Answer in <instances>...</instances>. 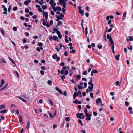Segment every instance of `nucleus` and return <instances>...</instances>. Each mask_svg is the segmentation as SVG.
Returning a JSON list of instances; mask_svg holds the SVG:
<instances>
[{
	"label": "nucleus",
	"instance_id": "46",
	"mask_svg": "<svg viewBox=\"0 0 133 133\" xmlns=\"http://www.w3.org/2000/svg\"><path fill=\"white\" fill-rule=\"evenodd\" d=\"M66 10V9H64V8H63L62 9V11L63 13L64 14L65 13V11Z\"/></svg>",
	"mask_w": 133,
	"mask_h": 133
},
{
	"label": "nucleus",
	"instance_id": "22",
	"mask_svg": "<svg viewBox=\"0 0 133 133\" xmlns=\"http://www.w3.org/2000/svg\"><path fill=\"white\" fill-rule=\"evenodd\" d=\"M31 2V0H28L25 1V5H28L29 3H30Z\"/></svg>",
	"mask_w": 133,
	"mask_h": 133
},
{
	"label": "nucleus",
	"instance_id": "17",
	"mask_svg": "<svg viewBox=\"0 0 133 133\" xmlns=\"http://www.w3.org/2000/svg\"><path fill=\"white\" fill-rule=\"evenodd\" d=\"M120 56V55L119 54L118 55H116L115 57V59L117 61H118L119 60V57Z\"/></svg>",
	"mask_w": 133,
	"mask_h": 133
},
{
	"label": "nucleus",
	"instance_id": "38",
	"mask_svg": "<svg viewBox=\"0 0 133 133\" xmlns=\"http://www.w3.org/2000/svg\"><path fill=\"white\" fill-rule=\"evenodd\" d=\"M57 10H58L60 11H62L61 8L60 6H57Z\"/></svg>",
	"mask_w": 133,
	"mask_h": 133
},
{
	"label": "nucleus",
	"instance_id": "40",
	"mask_svg": "<svg viewBox=\"0 0 133 133\" xmlns=\"http://www.w3.org/2000/svg\"><path fill=\"white\" fill-rule=\"evenodd\" d=\"M47 6L45 5H44L42 6V9L43 10H45L47 8Z\"/></svg>",
	"mask_w": 133,
	"mask_h": 133
},
{
	"label": "nucleus",
	"instance_id": "23",
	"mask_svg": "<svg viewBox=\"0 0 133 133\" xmlns=\"http://www.w3.org/2000/svg\"><path fill=\"white\" fill-rule=\"evenodd\" d=\"M7 111L6 109H4L3 110H2L0 111L1 113H5Z\"/></svg>",
	"mask_w": 133,
	"mask_h": 133
},
{
	"label": "nucleus",
	"instance_id": "57",
	"mask_svg": "<svg viewBox=\"0 0 133 133\" xmlns=\"http://www.w3.org/2000/svg\"><path fill=\"white\" fill-rule=\"evenodd\" d=\"M84 113H85V114H88L87 113L88 112V110L86 108H85L84 109Z\"/></svg>",
	"mask_w": 133,
	"mask_h": 133
},
{
	"label": "nucleus",
	"instance_id": "32",
	"mask_svg": "<svg viewBox=\"0 0 133 133\" xmlns=\"http://www.w3.org/2000/svg\"><path fill=\"white\" fill-rule=\"evenodd\" d=\"M126 13L127 12H125L124 13L123 15V18H122V19H123L124 18H125L126 17Z\"/></svg>",
	"mask_w": 133,
	"mask_h": 133
},
{
	"label": "nucleus",
	"instance_id": "7",
	"mask_svg": "<svg viewBox=\"0 0 133 133\" xmlns=\"http://www.w3.org/2000/svg\"><path fill=\"white\" fill-rule=\"evenodd\" d=\"M59 3H57L58 5H62V3L65 2V0H59Z\"/></svg>",
	"mask_w": 133,
	"mask_h": 133
},
{
	"label": "nucleus",
	"instance_id": "42",
	"mask_svg": "<svg viewBox=\"0 0 133 133\" xmlns=\"http://www.w3.org/2000/svg\"><path fill=\"white\" fill-rule=\"evenodd\" d=\"M92 71L94 74L97 73L98 72V71L97 70H93Z\"/></svg>",
	"mask_w": 133,
	"mask_h": 133
},
{
	"label": "nucleus",
	"instance_id": "52",
	"mask_svg": "<svg viewBox=\"0 0 133 133\" xmlns=\"http://www.w3.org/2000/svg\"><path fill=\"white\" fill-rule=\"evenodd\" d=\"M2 61L4 63H6V60L4 58H3Z\"/></svg>",
	"mask_w": 133,
	"mask_h": 133
},
{
	"label": "nucleus",
	"instance_id": "6",
	"mask_svg": "<svg viewBox=\"0 0 133 133\" xmlns=\"http://www.w3.org/2000/svg\"><path fill=\"white\" fill-rule=\"evenodd\" d=\"M126 40L128 42L129 41H133V37L132 36H129L127 38Z\"/></svg>",
	"mask_w": 133,
	"mask_h": 133
},
{
	"label": "nucleus",
	"instance_id": "4",
	"mask_svg": "<svg viewBox=\"0 0 133 133\" xmlns=\"http://www.w3.org/2000/svg\"><path fill=\"white\" fill-rule=\"evenodd\" d=\"M107 38L109 39V41L110 42L113 41L112 39L111 36H110L109 34H107Z\"/></svg>",
	"mask_w": 133,
	"mask_h": 133
},
{
	"label": "nucleus",
	"instance_id": "60",
	"mask_svg": "<svg viewBox=\"0 0 133 133\" xmlns=\"http://www.w3.org/2000/svg\"><path fill=\"white\" fill-rule=\"evenodd\" d=\"M111 22V19H109L108 22V23L109 24H110Z\"/></svg>",
	"mask_w": 133,
	"mask_h": 133
},
{
	"label": "nucleus",
	"instance_id": "14",
	"mask_svg": "<svg viewBox=\"0 0 133 133\" xmlns=\"http://www.w3.org/2000/svg\"><path fill=\"white\" fill-rule=\"evenodd\" d=\"M30 125V123L29 122H28L26 124V128L27 130L29 129V127Z\"/></svg>",
	"mask_w": 133,
	"mask_h": 133
},
{
	"label": "nucleus",
	"instance_id": "30",
	"mask_svg": "<svg viewBox=\"0 0 133 133\" xmlns=\"http://www.w3.org/2000/svg\"><path fill=\"white\" fill-rule=\"evenodd\" d=\"M11 7L12 6L11 5H10L9 6L8 10V11L9 12H10Z\"/></svg>",
	"mask_w": 133,
	"mask_h": 133
},
{
	"label": "nucleus",
	"instance_id": "47",
	"mask_svg": "<svg viewBox=\"0 0 133 133\" xmlns=\"http://www.w3.org/2000/svg\"><path fill=\"white\" fill-rule=\"evenodd\" d=\"M49 102L52 105H53V103L52 102V101H51V99H49Z\"/></svg>",
	"mask_w": 133,
	"mask_h": 133
},
{
	"label": "nucleus",
	"instance_id": "63",
	"mask_svg": "<svg viewBox=\"0 0 133 133\" xmlns=\"http://www.w3.org/2000/svg\"><path fill=\"white\" fill-rule=\"evenodd\" d=\"M50 85L52 83V81H51L48 80L47 82Z\"/></svg>",
	"mask_w": 133,
	"mask_h": 133
},
{
	"label": "nucleus",
	"instance_id": "18",
	"mask_svg": "<svg viewBox=\"0 0 133 133\" xmlns=\"http://www.w3.org/2000/svg\"><path fill=\"white\" fill-rule=\"evenodd\" d=\"M5 108V105L4 104H2L0 105V110Z\"/></svg>",
	"mask_w": 133,
	"mask_h": 133
},
{
	"label": "nucleus",
	"instance_id": "55",
	"mask_svg": "<svg viewBox=\"0 0 133 133\" xmlns=\"http://www.w3.org/2000/svg\"><path fill=\"white\" fill-rule=\"evenodd\" d=\"M83 84L84 86V87L85 88H86L87 87V84L86 82H84L83 83Z\"/></svg>",
	"mask_w": 133,
	"mask_h": 133
},
{
	"label": "nucleus",
	"instance_id": "13",
	"mask_svg": "<svg viewBox=\"0 0 133 133\" xmlns=\"http://www.w3.org/2000/svg\"><path fill=\"white\" fill-rule=\"evenodd\" d=\"M57 57V55L56 54H54L52 56V58L55 59H56V58Z\"/></svg>",
	"mask_w": 133,
	"mask_h": 133
},
{
	"label": "nucleus",
	"instance_id": "2",
	"mask_svg": "<svg viewBox=\"0 0 133 133\" xmlns=\"http://www.w3.org/2000/svg\"><path fill=\"white\" fill-rule=\"evenodd\" d=\"M85 115L87 118L86 119V120L87 121H89L91 119V117L92 116V114H85Z\"/></svg>",
	"mask_w": 133,
	"mask_h": 133
},
{
	"label": "nucleus",
	"instance_id": "44",
	"mask_svg": "<svg viewBox=\"0 0 133 133\" xmlns=\"http://www.w3.org/2000/svg\"><path fill=\"white\" fill-rule=\"evenodd\" d=\"M13 30L15 31H16L17 30V29L16 27L15 26H14L12 28Z\"/></svg>",
	"mask_w": 133,
	"mask_h": 133
},
{
	"label": "nucleus",
	"instance_id": "11",
	"mask_svg": "<svg viewBox=\"0 0 133 133\" xmlns=\"http://www.w3.org/2000/svg\"><path fill=\"white\" fill-rule=\"evenodd\" d=\"M110 43H111V45H112V47L111 48L112 50L114 49L115 46L114 44V42L113 41L112 42H110Z\"/></svg>",
	"mask_w": 133,
	"mask_h": 133
},
{
	"label": "nucleus",
	"instance_id": "16",
	"mask_svg": "<svg viewBox=\"0 0 133 133\" xmlns=\"http://www.w3.org/2000/svg\"><path fill=\"white\" fill-rule=\"evenodd\" d=\"M88 27L87 26L85 28V29L86 36L85 37H86L87 36V35L88 33Z\"/></svg>",
	"mask_w": 133,
	"mask_h": 133
},
{
	"label": "nucleus",
	"instance_id": "26",
	"mask_svg": "<svg viewBox=\"0 0 133 133\" xmlns=\"http://www.w3.org/2000/svg\"><path fill=\"white\" fill-rule=\"evenodd\" d=\"M8 83H6L5 85H4V87H3V88H4V89H5L8 86Z\"/></svg>",
	"mask_w": 133,
	"mask_h": 133
},
{
	"label": "nucleus",
	"instance_id": "56",
	"mask_svg": "<svg viewBox=\"0 0 133 133\" xmlns=\"http://www.w3.org/2000/svg\"><path fill=\"white\" fill-rule=\"evenodd\" d=\"M98 48L100 49H101L102 47V45H98L97 46Z\"/></svg>",
	"mask_w": 133,
	"mask_h": 133
},
{
	"label": "nucleus",
	"instance_id": "20",
	"mask_svg": "<svg viewBox=\"0 0 133 133\" xmlns=\"http://www.w3.org/2000/svg\"><path fill=\"white\" fill-rule=\"evenodd\" d=\"M15 75L17 76V78L19 77V74L18 72L16 71H15Z\"/></svg>",
	"mask_w": 133,
	"mask_h": 133
},
{
	"label": "nucleus",
	"instance_id": "49",
	"mask_svg": "<svg viewBox=\"0 0 133 133\" xmlns=\"http://www.w3.org/2000/svg\"><path fill=\"white\" fill-rule=\"evenodd\" d=\"M41 74L42 75H43L44 74V71L43 70H41L40 71Z\"/></svg>",
	"mask_w": 133,
	"mask_h": 133
},
{
	"label": "nucleus",
	"instance_id": "48",
	"mask_svg": "<svg viewBox=\"0 0 133 133\" xmlns=\"http://www.w3.org/2000/svg\"><path fill=\"white\" fill-rule=\"evenodd\" d=\"M57 18H58L59 19H61L62 20V18L60 16H57L56 17Z\"/></svg>",
	"mask_w": 133,
	"mask_h": 133
},
{
	"label": "nucleus",
	"instance_id": "53",
	"mask_svg": "<svg viewBox=\"0 0 133 133\" xmlns=\"http://www.w3.org/2000/svg\"><path fill=\"white\" fill-rule=\"evenodd\" d=\"M90 97L92 98H94V97L93 96V93L92 92H91L90 93Z\"/></svg>",
	"mask_w": 133,
	"mask_h": 133
},
{
	"label": "nucleus",
	"instance_id": "41",
	"mask_svg": "<svg viewBox=\"0 0 133 133\" xmlns=\"http://www.w3.org/2000/svg\"><path fill=\"white\" fill-rule=\"evenodd\" d=\"M83 88V87L81 85H78V89L79 90H82Z\"/></svg>",
	"mask_w": 133,
	"mask_h": 133
},
{
	"label": "nucleus",
	"instance_id": "25",
	"mask_svg": "<svg viewBox=\"0 0 133 133\" xmlns=\"http://www.w3.org/2000/svg\"><path fill=\"white\" fill-rule=\"evenodd\" d=\"M116 85H118L119 86H120L121 84V83H119V81H117L116 82Z\"/></svg>",
	"mask_w": 133,
	"mask_h": 133
},
{
	"label": "nucleus",
	"instance_id": "36",
	"mask_svg": "<svg viewBox=\"0 0 133 133\" xmlns=\"http://www.w3.org/2000/svg\"><path fill=\"white\" fill-rule=\"evenodd\" d=\"M65 120L66 121H70V119L69 118V117H67L65 118Z\"/></svg>",
	"mask_w": 133,
	"mask_h": 133
},
{
	"label": "nucleus",
	"instance_id": "29",
	"mask_svg": "<svg viewBox=\"0 0 133 133\" xmlns=\"http://www.w3.org/2000/svg\"><path fill=\"white\" fill-rule=\"evenodd\" d=\"M60 76L61 77V78L62 80L63 81H64V79L65 78V76H64V75H63L62 76H60Z\"/></svg>",
	"mask_w": 133,
	"mask_h": 133
},
{
	"label": "nucleus",
	"instance_id": "45",
	"mask_svg": "<svg viewBox=\"0 0 133 133\" xmlns=\"http://www.w3.org/2000/svg\"><path fill=\"white\" fill-rule=\"evenodd\" d=\"M53 23V21L52 20H51L49 22V24L50 25H52Z\"/></svg>",
	"mask_w": 133,
	"mask_h": 133
},
{
	"label": "nucleus",
	"instance_id": "61",
	"mask_svg": "<svg viewBox=\"0 0 133 133\" xmlns=\"http://www.w3.org/2000/svg\"><path fill=\"white\" fill-rule=\"evenodd\" d=\"M60 65L61 66H64L65 65L64 63V62H61L60 63Z\"/></svg>",
	"mask_w": 133,
	"mask_h": 133
},
{
	"label": "nucleus",
	"instance_id": "33",
	"mask_svg": "<svg viewBox=\"0 0 133 133\" xmlns=\"http://www.w3.org/2000/svg\"><path fill=\"white\" fill-rule=\"evenodd\" d=\"M78 121L81 126H82L83 125V124L82 123V121L81 120L79 119L78 120Z\"/></svg>",
	"mask_w": 133,
	"mask_h": 133
},
{
	"label": "nucleus",
	"instance_id": "50",
	"mask_svg": "<svg viewBox=\"0 0 133 133\" xmlns=\"http://www.w3.org/2000/svg\"><path fill=\"white\" fill-rule=\"evenodd\" d=\"M77 77L78 79H79L81 78V76L79 75H77Z\"/></svg>",
	"mask_w": 133,
	"mask_h": 133
},
{
	"label": "nucleus",
	"instance_id": "62",
	"mask_svg": "<svg viewBox=\"0 0 133 133\" xmlns=\"http://www.w3.org/2000/svg\"><path fill=\"white\" fill-rule=\"evenodd\" d=\"M64 55L66 56H67L68 55V52L67 51H66L64 52Z\"/></svg>",
	"mask_w": 133,
	"mask_h": 133
},
{
	"label": "nucleus",
	"instance_id": "31",
	"mask_svg": "<svg viewBox=\"0 0 133 133\" xmlns=\"http://www.w3.org/2000/svg\"><path fill=\"white\" fill-rule=\"evenodd\" d=\"M58 39V37L57 36H56L55 35L54 36L53 40L54 41H55L57 40Z\"/></svg>",
	"mask_w": 133,
	"mask_h": 133
},
{
	"label": "nucleus",
	"instance_id": "34",
	"mask_svg": "<svg viewBox=\"0 0 133 133\" xmlns=\"http://www.w3.org/2000/svg\"><path fill=\"white\" fill-rule=\"evenodd\" d=\"M0 31L2 35H4L5 33L4 30L2 29H0Z\"/></svg>",
	"mask_w": 133,
	"mask_h": 133
},
{
	"label": "nucleus",
	"instance_id": "64",
	"mask_svg": "<svg viewBox=\"0 0 133 133\" xmlns=\"http://www.w3.org/2000/svg\"><path fill=\"white\" fill-rule=\"evenodd\" d=\"M125 104L127 106H128L129 105V103L127 101H125Z\"/></svg>",
	"mask_w": 133,
	"mask_h": 133
},
{
	"label": "nucleus",
	"instance_id": "12",
	"mask_svg": "<svg viewBox=\"0 0 133 133\" xmlns=\"http://www.w3.org/2000/svg\"><path fill=\"white\" fill-rule=\"evenodd\" d=\"M94 84H92L91 86H89L88 87V88L89 89V91H90L92 90L93 88Z\"/></svg>",
	"mask_w": 133,
	"mask_h": 133
},
{
	"label": "nucleus",
	"instance_id": "9",
	"mask_svg": "<svg viewBox=\"0 0 133 133\" xmlns=\"http://www.w3.org/2000/svg\"><path fill=\"white\" fill-rule=\"evenodd\" d=\"M43 18L44 17V15L45 17L48 16V13L47 12H44V11H43Z\"/></svg>",
	"mask_w": 133,
	"mask_h": 133
},
{
	"label": "nucleus",
	"instance_id": "58",
	"mask_svg": "<svg viewBox=\"0 0 133 133\" xmlns=\"http://www.w3.org/2000/svg\"><path fill=\"white\" fill-rule=\"evenodd\" d=\"M36 50L38 52H40V48H39V47H37L36 48Z\"/></svg>",
	"mask_w": 133,
	"mask_h": 133
},
{
	"label": "nucleus",
	"instance_id": "1",
	"mask_svg": "<svg viewBox=\"0 0 133 133\" xmlns=\"http://www.w3.org/2000/svg\"><path fill=\"white\" fill-rule=\"evenodd\" d=\"M81 6H79L78 7L79 9V13L81 14V16H82L84 14V11L81 9Z\"/></svg>",
	"mask_w": 133,
	"mask_h": 133
},
{
	"label": "nucleus",
	"instance_id": "35",
	"mask_svg": "<svg viewBox=\"0 0 133 133\" xmlns=\"http://www.w3.org/2000/svg\"><path fill=\"white\" fill-rule=\"evenodd\" d=\"M18 97L21 100L25 102V99H24L19 96H18Z\"/></svg>",
	"mask_w": 133,
	"mask_h": 133
},
{
	"label": "nucleus",
	"instance_id": "3",
	"mask_svg": "<svg viewBox=\"0 0 133 133\" xmlns=\"http://www.w3.org/2000/svg\"><path fill=\"white\" fill-rule=\"evenodd\" d=\"M48 114L51 118H52L56 116V114L57 113V111H55V112L53 114V116L52 115V113L50 112H48Z\"/></svg>",
	"mask_w": 133,
	"mask_h": 133
},
{
	"label": "nucleus",
	"instance_id": "43",
	"mask_svg": "<svg viewBox=\"0 0 133 133\" xmlns=\"http://www.w3.org/2000/svg\"><path fill=\"white\" fill-rule=\"evenodd\" d=\"M46 67L45 66H42L41 67V69L43 70H45Z\"/></svg>",
	"mask_w": 133,
	"mask_h": 133
},
{
	"label": "nucleus",
	"instance_id": "28",
	"mask_svg": "<svg viewBox=\"0 0 133 133\" xmlns=\"http://www.w3.org/2000/svg\"><path fill=\"white\" fill-rule=\"evenodd\" d=\"M38 44L39 46L40 47H42L43 45V43L42 42H38Z\"/></svg>",
	"mask_w": 133,
	"mask_h": 133
},
{
	"label": "nucleus",
	"instance_id": "54",
	"mask_svg": "<svg viewBox=\"0 0 133 133\" xmlns=\"http://www.w3.org/2000/svg\"><path fill=\"white\" fill-rule=\"evenodd\" d=\"M62 4H63V8H65L66 7V3L65 2V3H62Z\"/></svg>",
	"mask_w": 133,
	"mask_h": 133
},
{
	"label": "nucleus",
	"instance_id": "37",
	"mask_svg": "<svg viewBox=\"0 0 133 133\" xmlns=\"http://www.w3.org/2000/svg\"><path fill=\"white\" fill-rule=\"evenodd\" d=\"M73 95H75L76 97H78V93L76 92H74Z\"/></svg>",
	"mask_w": 133,
	"mask_h": 133
},
{
	"label": "nucleus",
	"instance_id": "5",
	"mask_svg": "<svg viewBox=\"0 0 133 133\" xmlns=\"http://www.w3.org/2000/svg\"><path fill=\"white\" fill-rule=\"evenodd\" d=\"M83 115V114L82 113H78L76 114L77 117L81 119V117Z\"/></svg>",
	"mask_w": 133,
	"mask_h": 133
},
{
	"label": "nucleus",
	"instance_id": "19",
	"mask_svg": "<svg viewBox=\"0 0 133 133\" xmlns=\"http://www.w3.org/2000/svg\"><path fill=\"white\" fill-rule=\"evenodd\" d=\"M106 33H107V31H106L104 34L103 39L105 41H106L107 40V39H106Z\"/></svg>",
	"mask_w": 133,
	"mask_h": 133
},
{
	"label": "nucleus",
	"instance_id": "27",
	"mask_svg": "<svg viewBox=\"0 0 133 133\" xmlns=\"http://www.w3.org/2000/svg\"><path fill=\"white\" fill-rule=\"evenodd\" d=\"M57 24H58V25L59 26H60L62 25V22L61 21H59L58 22Z\"/></svg>",
	"mask_w": 133,
	"mask_h": 133
},
{
	"label": "nucleus",
	"instance_id": "39",
	"mask_svg": "<svg viewBox=\"0 0 133 133\" xmlns=\"http://www.w3.org/2000/svg\"><path fill=\"white\" fill-rule=\"evenodd\" d=\"M55 2V1L54 0H51L50 1L49 3L51 5L53 3V2Z\"/></svg>",
	"mask_w": 133,
	"mask_h": 133
},
{
	"label": "nucleus",
	"instance_id": "24",
	"mask_svg": "<svg viewBox=\"0 0 133 133\" xmlns=\"http://www.w3.org/2000/svg\"><path fill=\"white\" fill-rule=\"evenodd\" d=\"M68 74V70H66L64 73V74L65 75H67Z\"/></svg>",
	"mask_w": 133,
	"mask_h": 133
},
{
	"label": "nucleus",
	"instance_id": "15",
	"mask_svg": "<svg viewBox=\"0 0 133 133\" xmlns=\"http://www.w3.org/2000/svg\"><path fill=\"white\" fill-rule=\"evenodd\" d=\"M9 59V60L14 64H15V65H16L15 62L10 57H8Z\"/></svg>",
	"mask_w": 133,
	"mask_h": 133
},
{
	"label": "nucleus",
	"instance_id": "59",
	"mask_svg": "<svg viewBox=\"0 0 133 133\" xmlns=\"http://www.w3.org/2000/svg\"><path fill=\"white\" fill-rule=\"evenodd\" d=\"M17 9V6H15L13 8V10H14L15 11H16Z\"/></svg>",
	"mask_w": 133,
	"mask_h": 133
},
{
	"label": "nucleus",
	"instance_id": "10",
	"mask_svg": "<svg viewBox=\"0 0 133 133\" xmlns=\"http://www.w3.org/2000/svg\"><path fill=\"white\" fill-rule=\"evenodd\" d=\"M96 103L97 104H98V102L99 103H101L102 102V100L100 98H98L97 100H96Z\"/></svg>",
	"mask_w": 133,
	"mask_h": 133
},
{
	"label": "nucleus",
	"instance_id": "51",
	"mask_svg": "<svg viewBox=\"0 0 133 133\" xmlns=\"http://www.w3.org/2000/svg\"><path fill=\"white\" fill-rule=\"evenodd\" d=\"M93 113L94 116H97V113L95 111H93Z\"/></svg>",
	"mask_w": 133,
	"mask_h": 133
},
{
	"label": "nucleus",
	"instance_id": "8",
	"mask_svg": "<svg viewBox=\"0 0 133 133\" xmlns=\"http://www.w3.org/2000/svg\"><path fill=\"white\" fill-rule=\"evenodd\" d=\"M73 103H74L76 104H81V101H78L77 99H75L74 101H73Z\"/></svg>",
	"mask_w": 133,
	"mask_h": 133
},
{
	"label": "nucleus",
	"instance_id": "21",
	"mask_svg": "<svg viewBox=\"0 0 133 133\" xmlns=\"http://www.w3.org/2000/svg\"><path fill=\"white\" fill-rule=\"evenodd\" d=\"M19 121L20 123H21L22 122V119L21 116H19Z\"/></svg>",
	"mask_w": 133,
	"mask_h": 133
}]
</instances>
